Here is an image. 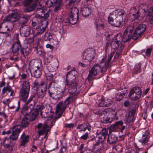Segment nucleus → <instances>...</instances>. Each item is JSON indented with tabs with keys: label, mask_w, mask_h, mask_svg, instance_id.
Here are the masks:
<instances>
[{
	"label": "nucleus",
	"mask_w": 153,
	"mask_h": 153,
	"mask_svg": "<svg viewBox=\"0 0 153 153\" xmlns=\"http://www.w3.org/2000/svg\"><path fill=\"white\" fill-rule=\"evenodd\" d=\"M133 30V26H129L125 30L123 36L120 33L117 34L110 43L111 48L116 49L120 47L122 48L124 46V43L131 39Z\"/></svg>",
	"instance_id": "obj_1"
},
{
	"label": "nucleus",
	"mask_w": 153,
	"mask_h": 153,
	"mask_svg": "<svg viewBox=\"0 0 153 153\" xmlns=\"http://www.w3.org/2000/svg\"><path fill=\"white\" fill-rule=\"evenodd\" d=\"M126 16V14L124 10H116L109 14L108 17V22L114 27H122L125 23Z\"/></svg>",
	"instance_id": "obj_2"
},
{
	"label": "nucleus",
	"mask_w": 153,
	"mask_h": 153,
	"mask_svg": "<svg viewBox=\"0 0 153 153\" xmlns=\"http://www.w3.org/2000/svg\"><path fill=\"white\" fill-rule=\"evenodd\" d=\"M148 8L146 4H141L137 7L131 8L130 12L134 19L141 20L145 16L146 12L148 10L149 11Z\"/></svg>",
	"instance_id": "obj_3"
},
{
	"label": "nucleus",
	"mask_w": 153,
	"mask_h": 153,
	"mask_svg": "<svg viewBox=\"0 0 153 153\" xmlns=\"http://www.w3.org/2000/svg\"><path fill=\"white\" fill-rule=\"evenodd\" d=\"M74 99L73 96H70L67 98L64 102H60L57 105L56 114L57 118H59L61 116L67 105Z\"/></svg>",
	"instance_id": "obj_4"
},
{
	"label": "nucleus",
	"mask_w": 153,
	"mask_h": 153,
	"mask_svg": "<svg viewBox=\"0 0 153 153\" xmlns=\"http://www.w3.org/2000/svg\"><path fill=\"white\" fill-rule=\"evenodd\" d=\"M77 75V72L75 70H72L68 72L66 75V82H67V84L71 87V85L72 83L75 87H76L75 80L76 75Z\"/></svg>",
	"instance_id": "obj_5"
},
{
	"label": "nucleus",
	"mask_w": 153,
	"mask_h": 153,
	"mask_svg": "<svg viewBox=\"0 0 153 153\" xmlns=\"http://www.w3.org/2000/svg\"><path fill=\"white\" fill-rule=\"evenodd\" d=\"M95 56V50L93 49L89 48L84 52L82 59L85 62H89L94 59Z\"/></svg>",
	"instance_id": "obj_6"
},
{
	"label": "nucleus",
	"mask_w": 153,
	"mask_h": 153,
	"mask_svg": "<svg viewBox=\"0 0 153 153\" xmlns=\"http://www.w3.org/2000/svg\"><path fill=\"white\" fill-rule=\"evenodd\" d=\"M39 86L40 87V90H39L38 91L37 95L39 99L41 100L42 103H43L45 101L44 97L46 93L47 84L45 82H42Z\"/></svg>",
	"instance_id": "obj_7"
},
{
	"label": "nucleus",
	"mask_w": 153,
	"mask_h": 153,
	"mask_svg": "<svg viewBox=\"0 0 153 153\" xmlns=\"http://www.w3.org/2000/svg\"><path fill=\"white\" fill-rule=\"evenodd\" d=\"M52 114L53 113H51L50 116L47 117V121L45 124L43 126L42 130L38 131L39 136L44 134L47 128L51 127L54 125L55 121L54 119H52Z\"/></svg>",
	"instance_id": "obj_8"
},
{
	"label": "nucleus",
	"mask_w": 153,
	"mask_h": 153,
	"mask_svg": "<svg viewBox=\"0 0 153 153\" xmlns=\"http://www.w3.org/2000/svg\"><path fill=\"white\" fill-rule=\"evenodd\" d=\"M62 89L61 88H57L55 89L53 88L51 91L49 90L48 91V93L49 96L52 97L53 99H59L61 97V94L63 93L65 90V87Z\"/></svg>",
	"instance_id": "obj_9"
},
{
	"label": "nucleus",
	"mask_w": 153,
	"mask_h": 153,
	"mask_svg": "<svg viewBox=\"0 0 153 153\" xmlns=\"http://www.w3.org/2000/svg\"><path fill=\"white\" fill-rule=\"evenodd\" d=\"M103 67L101 68L98 64L95 65L89 71L88 76V80H90L92 76L97 75L100 72H103Z\"/></svg>",
	"instance_id": "obj_10"
},
{
	"label": "nucleus",
	"mask_w": 153,
	"mask_h": 153,
	"mask_svg": "<svg viewBox=\"0 0 153 153\" xmlns=\"http://www.w3.org/2000/svg\"><path fill=\"white\" fill-rule=\"evenodd\" d=\"M146 30V26L143 24L139 25L136 28L132 36V38L134 40L137 39L141 35L143 34Z\"/></svg>",
	"instance_id": "obj_11"
},
{
	"label": "nucleus",
	"mask_w": 153,
	"mask_h": 153,
	"mask_svg": "<svg viewBox=\"0 0 153 153\" xmlns=\"http://www.w3.org/2000/svg\"><path fill=\"white\" fill-rule=\"evenodd\" d=\"M38 0H36L35 2L33 0H25L23 2V4L27 7L25 8L24 11L25 13L32 11L36 7V3Z\"/></svg>",
	"instance_id": "obj_12"
},
{
	"label": "nucleus",
	"mask_w": 153,
	"mask_h": 153,
	"mask_svg": "<svg viewBox=\"0 0 153 153\" xmlns=\"http://www.w3.org/2000/svg\"><path fill=\"white\" fill-rule=\"evenodd\" d=\"M141 90L140 88L134 87L130 91L129 97L133 100H137L141 97Z\"/></svg>",
	"instance_id": "obj_13"
},
{
	"label": "nucleus",
	"mask_w": 153,
	"mask_h": 153,
	"mask_svg": "<svg viewBox=\"0 0 153 153\" xmlns=\"http://www.w3.org/2000/svg\"><path fill=\"white\" fill-rule=\"evenodd\" d=\"M13 28V24L6 20L0 26V31L2 33H9Z\"/></svg>",
	"instance_id": "obj_14"
},
{
	"label": "nucleus",
	"mask_w": 153,
	"mask_h": 153,
	"mask_svg": "<svg viewBox=\"0 0 153 153\" xmlns=\"http://www.w3.org/2000/svg\"><path fill=\"white\" fill-rule=\"evenodd\" d=\"M22 113L26 115H31L32 118L33 120L35 119L38 114V111L35 110H32L31 108H29L27 105L23 107Z\"/></svg>",
	"instance_id": "obj_15"
},
{
	"label": "nucleus",
	"mask_w": 153,
	"mask_h": 153,
	"mask_svg": "<svg viewBox=\"0 0 153 153\" xmlns=\"http://www.w3.org/2000/svg\"><path fill=\"white\" fill-rule=\"evenodd\" d=\"M91 9L88 4L84 5L81 7L80 13L84 17L89 16L91 15Z\"/></svg>",
	"instance_id": "obj_16"
},
{
	"label": "nucleus",
	"mask_w": 153,
	"mask_h": 153,
	"mask_svg": "<svg viewBox=\"0 0 153 153\" xmlns=\"http://www.w3.org/2000/svg\"><path fill=\"white\" fill-rule=\"evenodd\" d=\"M29 66L32 68V70L42 68V62L39 59H33L29 64Z\"/></svg>",
	"instance_id": "obj_17"
},
{
	"label": "nucleus",
	"mask_w": 153,
	"mask_h": 153,
	"mask_svg": "<svg viewBox=\"0 0 153 153\" xmlns=\"http://www.w3.org/2000/svg\"><path fill=\"white\" fill-rule=\"evenodd\" d=\"M123 122L122 121H119L116 122L114 125H112L111 127L114 130L117 131L120 130L121 132H122L125 128L124 126H123Z\"/></svg>",
	"instance_id": "obj_18"
},
{
	"label": "nucleus",
	"mask_w": 153,
	"mask_h": 153,
	"mask_svg": "<svg viewBox=\"0 0 153 153\" xmlns=\"http://www.w3.org/2000/svg\"><path fill=\"white\" fill-rule=\"evenodd\" d=\"M20 18L19 15L16 13H13L10 15L7 16L6 20L10 22V23L15 22L18 21Z\"/></svg>",
	"instance_id": "obj_19"
},
{
	"label": "nucleus",
	"mask_w": 153,
	"mask_h": 153,
	"mask_svg": "<svg viewBox=\"0 0 153 153\" xmlns=\"http://www.w3.org/2000/svg\"><path fill=\"white\" fill-rule=\"evenodd\" d=\"M30 28L28 26H22L20 28V31L23 36H27L30 33Z\"/></svg>",
	"instance_id": "obj_20"
},
{
	"label": "nucleus",
	"mask_w": 153,
	"mask_h": 153,
	"mask_svg": "<svg viewBox=\"0 0 153 153\" xmlns=\"http://www.w3.org/2000/svg\"><path fill=\"white\" fill-rule=\"evenodd\" d=\"M134 114L135 111L133 110L128 112L126 115V120L127 123H130L133 121Z\"/></svg>",
	"instance_id": "obj_21"
},
{
	"label": "nucleus",
	"mask_w": 153,
	"mask_h": 153,
	"mask_svg": "<svg viewBox=\"0 0 153 153\" xmlns=\"http://www.w3.org/2000/svg\"><path fill=\"white\" fill-rule=\"evenodd\" d=\"M21 45L19 40L15 42L13 45L12 47V49L13 53H17L19 51Z\"/></svg>",
	"instance_id": "obj_22"
},
{
	"label": "nucleus",
	"mask_w": 153,
	"mask_h": 153,
	"mask_svg": "<svg viewBox=\"0 0 153 153\" xmlns=\"http://www.w3.org/2000/svg\"><path fill=\"white\" fill-rule=\"evenodd\" d=\"M29 140V137L28 135H25V134L24 133L22 134L20 137V145L21 146H25L26 144L27 143Z\"/></svg>",
	"instance_id": "obj_23"
},
{
	"label": "nucleus",
	"mask_w": 153,
	"mask_h": 153,
	"mask_svg": "<svg viewBox=\"0 0 153 153\" xmlns=\"http://www.w3.org/2000/svg\"><path fill=\"white\" fill-rule=\"evenodd\" d=\"M32 71L33 73V74H31L32 76L36 78H39L40 76L42 71V68L32 70Z\"/></svg>",
	"instance_id": "obj_24"
},
{
	"label": "nucleus",
	"mask_w": 153,
	"mask_h": 153,
	"mask_svg": "<svg viewBox=\"0 0 153 153\" xmlns=\"http://www.w3.org/2000/svg\"><path fill=\"white\" fill-rule=\"evenodd\" d=\"M76 87L75 88V87H74V86L73 85V84L72 83L71 85V88H70V86L67 84V82H66V85H67L68 87L69 92L72 94H76V93L77 90V84L76 82Z\"/></svg>",
	"instance_id": "obj_25"
},
{
	"label": "nucleus",
	"mask_w": 153,
	"mask_h": 153,
	"mask_svg": "<svg viewBox=\"0 0 153 153\" xmlns=\"http://www.w3.org/2000/svg\"><path fill=\"white\" fill-rule=\"evenodd\" d=\"M29 92L20 90L19 95L23 100L25 102L28 97Z\"/></svg>",
	"instance_id": "obj_26"
},
{
	"label": "nucleus",
	"mask_w": 153,
	"mask_h": 153,
	"mask_svg": "<svg viewBox=\"0 0 153 153\" xmlns=\"http://www.w3.org/2000/svg\"><path fill=\"white\" fill-rule=\"evenodd\" d=\"M148 140V135L145 132L143 134L142 136L139 139V141L143 145H145L147 142Z\"/></svg>",
	"instance_id": "obj_27"
},
{
	"label": "nucleus",
	"mask_w": 153,
	"mask_h": 153,
	"mask_svg": "<svg viewBox=\"0 0 153 153\" xmlns=\"http://www.w3.org/2000/svg\"><path fill=\"white\" fill-rule=\"evenodd\" d=\"M10 139H9L7 137H5L3 142L4 146L6 148H9L12 147L13 146L11 145Z\"/></svg>",
	"instance_id": "obj_28"
},
{
	"label": "nucleus",
	"mask_w": 153,
	"mask_h": 153,
	"mask_svg": "<svg viewBox=\"0 0 153 153\" xmlns=\"http://www.w3.org/2000/svg\"><path fill=\"white\" fill-rule=\"evenodd\" d=\"M30 89V85L28 82L25 81L22 83V88L20 90L29 92Z\"/></svg>",
	"instance_id": "obj_29"
},
{
	"label": "nucleus",
	"mask_w": 153,
	"mask_h": 153,
	"mask_svg": "<svg viewBox=\"0 0 153 153\" xmlns=\"http://www.w3.org/2000/svg\"><path fill=\"white\" fill-rule=\"evenodd\" d=\"M117 138L115 135L111 134L108 136L107 141L110 144H113L116 142Z\"/></svg>",
	"instance_id": "obj_30"
},
{
	"label": "nucleus",
	"mask_w": 153,
	"mask_h": 153,
	"mask_svg": "<svg viewBox=\"0 0 153 153\" xmlns=\"http://www.w3.org/2000/svg\"><path fill=\"white\" fill-rule=\"evenodd\" d=\"M68 22L72 25H75L77 22L78 17H75L74 15H69Z\"/></svg>",
	"instance_id": "obj_31"
},
{
	"label": "nucleus",
	"mask_w": 153,
	"mask_h": 153,
	"mask_svg": "<svg viewBox=\"0 0 153 153\" xmlns=\"http://www.w3.org/2000/svg\"><path fill=\"white\" fill-rule=\"evenodd\" d=\"M106 114L104 115V116L102 118V120L104 123H108L111 122L113 120L110 116H108L107 113H105Z\"/></svg>",
	"instance_id": "obj_32"
},
{
	"label": "nucleus",
	"mask_w": 153,
	"mask_h": 153,
	"mask_svg": "<svg viewBox=\"0 0 153 153\" xmlns=\"http://www.w3.org/2000/svg\"><path fill=\"white\" fill-rule=\"evenodd\" d=\"M79 11L77 8L75 7H73L71 8V12L69 15H74L75 17H78Z\"/></svg>",
	"instance_id": "obj_33"
},
{
	"label": "nucleus",
	"mask_w": 153,
	"mask_h": 153,
	"mask_svg": "<svg viewBox=\"0 0 153 153\" xmlns=\"http://www.w3.org/2000/svg\"><path fill=\"white\" fill-rule=\"evenodd\" d=\"M56 66L53 67L52 65H50L47 68L49 72H52L57 70L59 66V64L57 61H56L55 62Z\"/></svg>",
	"instance_id": "obj_34"
},
{
	"label": "nucleus",
	"mask_w": 153,
	"mask_h": 153,
	"mask_svg": "<svg viewBox=\"0 0 153 153\" xmlns=\"http://www.w3.org/2000/svg\"><path fill=\"white\" fill-rule=\"evenodd\" d=\"M62 4V0H59L57 3L54 5L55 6L54 9V11L57 12L58 10H61Z\"/></svg>",
	"instance_id": "obj_35"
},
{
	"label": "nucleus",
	"mask_w": 153,
	"mask_h": 153,
	"mask_svg": "<svg viewBox=\"0 0 153 153\" xmlns=\"http://www.w3.org/2000/svg\"><path fill=\"white\" fill-rule=\"evenodd\" d=\"M58 1V0H48L46 3V6L49 7L54 6L57 3Z\"/></svg>",
	"instance_id": "obj_36"
},
{
	"label": "nucleus",
	"mask_w": 153,
	"mask_h": 153,
	"mask_svg": "<svg viewBox=\"0 0 153 153\" xmlns=\"http://www.w3.org/2000/svg\"><path fill=\"white\" fill-rule=\"evenodd\" d=\"M105 113H107L108 115V116H110L113 120L115 118L117 115L116 112L112 110H111L110 112H107V111H104L103 113L104 114H105Z\"/></svg>",
	"instance_id": "obj_37"
},
{
	"label": "nucleus",
	"mask_w": 153,
	"mask_h": 153,
	"mask_svg": "<svg viewBox=\"0 0 153 153\" xmlns=\"http://www.w3.org/2000/svg\"><path fill=\"white\" fill-rule=\"evenodd\" d=\"M29 122V119L27 118H23L21 122V126L22 127H26L28 124Z\"/></svg>",
	"instance_id": "obj_38"
},
{
	"label": "nucleus",
	"mask_w": 153,
	"mask_h": 153,
	"mask_svg": "<svg viewBox=\"0 0 153 153\" xmlns=\"http://www.w3.org/2000/svg\"><path fill=\"white\" fill-rule=\"evenodd\" d=\"M29 48H22L21 49L20 51L21 54L23 55L25 58H26V57L29 54Z\"/></svg>",
	"instance_id": "obj_39"
},
{
	"label": "nucleus",
	"mask_w": 153,
	"mask_h": 153,
	"mask_svg": "<svg viewBox=\"0 0 153 153\" xmlns=\"http://www.w3.org/2000/svg\"><path fill=\"white\" fill-rule=\"evenodd\" d=\"M12 90L11 86L7 84L6 87H4L2 90V94H4L6 91H7L9 92H10Z\"/></svg>",
	"instance_id": "obj_40"
},
{
	"label": "nucleus",
	"mask_w": 153,
	"mask_h": 153,
	"mask_svg": "<svg viewBox=\"0 0 153 153\" xmlns=\"http://www.w3.org/2000/svg\"><path fill=\"white\" fill-rule=\"evenodd\" d=\"M125 94L126 93H124L123 91L120 93H118L115 97L116 100L118 101H120L124 97Z\"/></svg>",
	"instance_id": "obj_41"
},
{
	"label": "nucleus",
	"mask_w": 153,
	"mask_h": 153,
	"mask_svg": "<svg viewBox=\"0 0 153 153\" xmlns=\"http://www.w3.org/2000/svg\"><path fill=\"white\" fill-rule=\"evenodd\" d=\"M19 134L16 132L13 131L12 134L10 136V139L13 140H17L18 138Z\"/></svg>",
	"instance_id": "obj_42"
},
{
	"label": "nucleus",
	"mask_w": 153,
	"mask_h": 153,
	"mask_svg": "<svg viewBox=\"0 0 153 153\" xmlns=\"http://www.w3.org/2000/svg\"><path fill=\"white\" fill-rule=\"evenodd\" d=\"M27 17L23 16L21 18L19 21V23L20 25H24L27 23Z\"/></svg>",
	"instance_id": "obj_43"
},
{
	"label": "nucleus",
	"mask_w": 153,
	"mask_h": 153,
	"mask_svg": "<svg viewBox=\"0 0 153 153\" xmlns=\"http://www.w3.org/2000/svg\"><path fill=\"white\" fill-rule=\"evenodd\" d=\"M53 56L51 54L48 55L47 56H46L45 59V62L46 64H48L52 60Z\"/></svg>",
	"instance_id": "obj_44"
},
{
	"label": "nucleus",
	"mask_w": 153,
	"mask_h": 153,
	"mask_svg": "<svg viewBox=\"0 0 153 153\" xmlns=\"http://www.w3.org/2000/svg\"><path fill=\"white\" fill-rule=\"evenodd\" d=\"M87 128V126L85 124L79 125L77 127V128H79L80 131H85L86 130Z\"/></svg>",
	"instance_id": "obj_45"
},
{
	"label": "nucleus",
	"mask_w": 153,
	"mask_h": 153,
	"mask_svg": "<svg viewBox=\"0 0 153 153\" xmlns=\"http://www.w3.org/2000/svg\"><path fill=\"white\" fill-rule=\"evenodd\" d=\"M147 18L149 19L150 23L153 24V14L152 13L149 11Z\"/></svg>",
	"instance_id": "obj_46"
},
{
	"label": "nucleus",
	"mask_w": 153,
	"mask_h": 153,
	"mask_svg": "<svg viewBox=\"0 0 153 153\" xmlns=\"http://www.w3.org/2000/svg\"><path fill=\"white\" fill-rule=\"evenodd\" d=\"M21 125H16L13 127V131L19 134L21 130Z\"/></svg>",
	"instance_id": "obj_47"
},
{
	"label": "nucleus",
	"mask_w": 153,
	"mask_h": 153,
	"mask_svg": "<svg viewBox=\"0 0 153 153\" xmlns=\"http://www.w3.org/2000/svg\"><path fill=\"white\" fill-rule=\"evenodd\" d=\"M45 76L48 80L51 81L53 79V75L50 72H48L46 73H45Z\"/></svg>",
	"instance_id": "obj_48"
},
{
	"label": "nucleus",
	"mask_w": 153,
	"mask_h": 153,
	"mask_svg": "<svg viewBox=\"0 0 153 153\" xmlns=\"http://www.w3.org/2000/svg\"><path fill=\"white\" fill-rule=\"evenodd\" d=\"M105 138V137L104 136H102L101 134L98 135L96 137V139H98V143H102Z\"/></svg>",
	"instance_id": "obj_49"
},
{
	"label": "nucleus",
	"mask_w": 153,
	"mask_h": 153,
	"mask_svg": "<svg viewBox=\"0 0 153 153\" xmlns=\"http://www.w3.org/2000/svg\"><path fill=\"white\" fill-rule=\"evenodd\" d=\"M45 27H42V28H38L37 32L36 33V36H37L40 35L43 33L45 30Z\"/></svg>",
	"instance_id": "obj_50"
},
{
	"label": "nucleus",
	"mask_w": 153,
	"mask_h": 153,
	"mask_svg": "<svg viewBox=\"0 0 153 153\" xmlns=\"http://www.w3.org/2000/svg\"><path fill=\"white\" fill-rule=\"evenodd\" d=\"M112 103V101L111 99L107 98L105 100V104L106 107L110 106Z\"/></svg>",
	"instance_id": "obj_51"
},
{
	"label": "nucleus",
	"mask_w": 153,
	"mask_h": 153,
	"mask_svg": "<svg viewBox=\"0 0 153 153\" xmlns=\"http://www.w3.org/2000/svg\"><path fill=\"white\" fill-rule=\"evenodd\" d=\"M105 104V100H104L103 98H102L100 100L99 105L100 107L102 106H106Z\"/></svg>",
	"instance_id": "obj_52"
},
{
	"label": "nucleus",
	"mask_w": 153,
	"mask_h": 153,
	"mask_svg": "<svg viewBox=\"0 0 153 153\" xmlns=\"http://www.w3.org/2000/svg\"><path fill=\"white\" fill-rule=\"evenodd\" d=\"M101 134L102 136H104L105 137V135H107L108 134V131L105 128L103 129L101 131Z\"/></svg>",
	"instance_id": "obj_53"
},
{
	"label": "nucleus",
	"mask_w": 153,
	"mask_h": 153,
	"mask_svg": "<svg viewBox=\"0 0 153 153\" xmlns=\"http://www.w3.org/2000/svg\"><path fill=\"white\" fill-rule=\"evenodd\" d=\"M88 132H86L81 137V138L84 140L87 139L88 137Z\"/></svg>",
	"instance_id": "obj_54"
},
{
	"label": "nucleus",
	"mask_w": 153,
	"mask_h": 153,
	"mask_svg": "<svg viewBox=\"0 0 153 153\" xmlns=\"http://www.w3.org/2000/svg\"><path fill=\"white\" fill-rule=\"evenodd\" d=\"M152 50V49L151 48H148L146 49V54L147 56H150Z\"/></svg>",
	"instance_id": "obj_55"
},
{
	"label": "nucleus",
	"mask_w": 153,
	"mask_h": 153,
	"mask_svg": "<svg viewBox=\"0 0 153 153\" xmlns=\"http://www.w3.org/2000/svg\"><path fill=\"white\" fill-rule=\"evenodd\" d=\"M10 101L11 100L10 99H8L4 100L2 102L4 104L7 105L9 104Z\"/></svg>",
	"instance_id": "obj_56"
},
{
	"label": "nucleus",
	"mask_w": 153,
	"mask_h": 153,
	"mask_svg": "<svg viewBox=\"0 0 153 153\" xmlns=\"http://www.w3.org/2000/svg\"><path fill=\"white\" fill-rule=\"evenodd\" d=\"M110 62V61H108V60H107V61L105 62V68H103V69H104L103 71H106V68L108 66Z\"/></svg>",
	"instance_id": "obj_57"
},
{
	"label": "nucleus",
	"mask_w": 153,
	"mask_h": 153,
	"mask_svg": "<svg viewBox=\"0 0 153 153\" xmlns=\"http://www.w3.org/2000/svg\"><path fill=\"white\" fill-rule=\"evenodd\" d=\"M66 148L65 146H63L61 148L60 151V153H66Z\"/></svg>",
	"instance_id": "obj_58"
},
{
	"label": "nucleus",
	"mask_w": 153,
	"mask_h": 153,
	"mask_svg": "<svg viewBox=\"0 0 153 153\" xmlns=\"http://www.w3.org/2000/svg\"><path fill=\"white\" fill-rule=\"evenodd\" d=\"M114 55V52H111L110 54L109 55V56L108 57V59L107 60H108V61H110L112 59V57H113V55Z\"/></svg>",
	"instance_id": "obj_59"
},
{
	"label": "nucleus",
	"mask_w": 153,
	"mask_h": 153,
	"mask_svg": "<svg viewBox=\"0 0 153 153\" xmlns=\"http://www.w3.org/2000/svg\"><path fill=\"white\" fill-rule=\"evenodd\" d=\"M46 47L47 48H49L51 50H53L54 48L53 46L49 44H47L46 45Z\"/></svg>",
	"instance_id": "obj_60"
},
{
	"label": "nucleus",
	"mask_w": 153,
	"mask_h": 153,
	"mask_svg": "<svg viewBox=\"0 0 153 153\" xmlns=\"http://www.w3.org/2000/svg\"><path fill=\"white\" fill-rule=\"evenodd\" d=\"M44 108V107L43 105H40L38 107L37 109H38V110H37V111H38V112L39 111H41ZM36 110L37 111V110Z\"/></svg>",
	"instance_id": "obj_61"
},
{
	"label": "nucleus",
	"mask_w": 153,
	"mask_h": 153,
	"mask_svg": "<svg viewBox=\"0 0 153 153\" xmlns=\"http://www.w3.org/2000/svg\"><path fill=\"white\" fill-rule=\"evenodd\" d=\"M74 124L72 123H67L65 124V127H66L72 128L74 126Z\"/></svg>",
	"instance_id": "obj_62"
},
{
	"label": "nucleus",
	"mask_w": 153,
	"mask_h": 153,
	"mask_svg": "<svg viewBox=\"0 0 153 153\" xmlns=\"http://www.w3.org/2000/svg\"><path fill=\"white\" fill-rule=\"evenodd\" d=\"M100 24H99L98 22H96L95 23V27L97 30H99Z\"/></svg>",
	"instance_id": "obj_63"
},
{
	"label": "nucleus",
	"mask_w": 153,
	"mask_h": 153,
	"mask_svg": "<svg viewBox=\"0 0 153 153\" xmlns=\"http://www.w3.org/2000/svg\"><path fill=\"white\" fill-rule=\"evenodd\" d=\"M49 14L48 12H47L46 13L44 14L43 17L44 18L47 19L49 16Z\"/></svg>",
	"instance_id": "obj_64"
}]
</instances>
